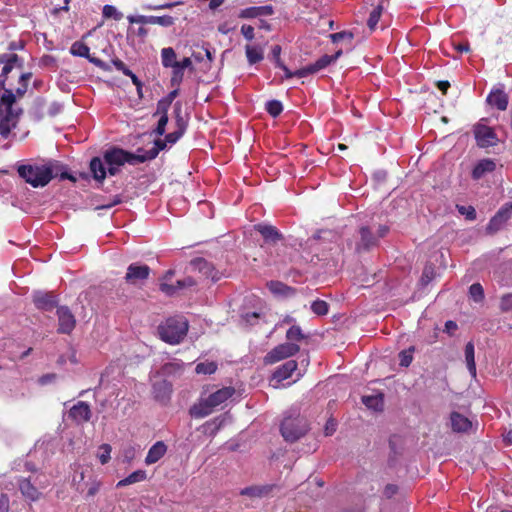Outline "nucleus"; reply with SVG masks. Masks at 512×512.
I'll return each instance as SVG.
<instances>
[{
    "label": "nucleus",
    "instance_id": "obj_1",
    "mask_svg": "<svg viewBox=\"0 0 512 512\" xmlns=\"http://www.w3.org/2000/svg\"><path fill=\"white\" fill-rule=\"evenodd\" d=\"M61 166L57 161H49L44 165L23 164L18 166L17 172L21 178L33 187H44L53 178L59 177L61 180L69 179L75 181V178L67 171L60 172Z\"/></svg>",
    "mask_w": 512,
    "mask_h": 512
},
{
    "label": "nucleus",
    "instance_id": "obj_2",
    "mask_svg": "<svg viewBox=\"0 0 512 512\" xmlns=\"http://www.w3.org/2000/svg\"><path fill=\"white\" fill-rule=\"evenodd\" d=\"M140 152L142 149H138L137 153L126 151L122 148L113 147L108 149L103 154V160L99 157H94L90 161V171L93 177L98 182L102 183L106 178V165H117L123 166L128 163L130 165H136L143 163V158H140Z\"/></svg>",
    "mask_w": 512,
    "mask_h": 512
},
{
    "label": "nucleus",
    "instance_id": "obj_3",
    "mask_svg": "<svg viewBox=\"0 0 512 512\" xmlns=\"http://www.w3.org/2000/svg\"><path fill=\"white\" fill-rule=\"evenodd\" d=\"M234 394L235 389L233 387H223L210 394L198 404L193 405L190 409V414L195 418H204L210 415L216 407L227 401Z\"/></svg>",
    "mask_w": 512,
    "mask_h": 512
},
{
    "label": "nucleus",
    "instance_id": "obj_4",
    "mask_svg": "<svg viewBox=\"0 0 512 512\" xmlns=\"http://www.w3.org/2000/svg\"><path fill=\"white\" fill-rule=\"evenodd\" d=\"M157 330L162 341L171 345L179 344L188 332V322L183 317H170Z\"/></svg>",
    "mask_w": 512,
    "mask_h": 512
},
{
    "label": "nucleus",
    "instance_id": "obj_5",
    "mask_svg": "<svg viewBox=\"0 0 512 512\" xmlns=\"http://www.w3.org/2000/svg\"><path fill=\"white\" fill-rule=\"evenodd\" d=\"M307 420L297 414L296 416H287L280 425V432L285 441L296 442L303 437L308 431Z\"/></svg>",
    "mask_w": 512,
    "mask_h": 512
},
{
    "label": "nucleus",
    "instance_id": "obj_6",
    "mask_svg": "<svg viewBox=\"0 0 512 512\" xmlns=\"http://www.w3.org/2000/svg\"><path fill=\"white\" fill-rule=\"evenodd\" d=\"M300 351V347L295 343H282L274 347L264 356V363L271 365L281 360L296 355Z\"/></svg>",
    "mask_w": 512,
    "mask_h": 512
},
{
    "label": "nucleus",
    "instance_id": "obj_7",
    "mask_svg": "<svg viewBox=\"0 0 512 512\" xmlns=\"http://www.w3.org/2000/svg\"><path fill=\"white\" fill-rule=\"evenodd\" d=\"M512 216V202L505 203L497 213L490 219L486 232L494 234L499 231Z\"/></svg>",
    "mask_w": 512,
    "mask_h": 512
},
{
    "label": "nucleus",
    "instance_id": "obj_8",
    "mask_svg": "<svg viewBox=\"0 0 512 512\" xmlns=\"http://www.w3.org/2000/svg\"><path fill=\"white\" fill-rule=\"evenodd\" d=\"M474 136L480 148L492 147L498 142V137L493 128L484 124H476L474 126Z\"/></svg>",
    "mask_w": 512,
    "mask_h": 512
},
{
    "label": "nucleus",
    "instance_id": "obj_9",
    "mask_svg": "<svg viewBox=\"0 0 512 512\" xmlns=\"http://www.w3.org/2000/svg\"><path fill=\"white\" fill-rule=\"evenodd\" d=\"M19 112L15 109L0 108V135L7 138L12 129L17 126Z\"/></svg>",
    "mask_w": 512,
    "mask_h": 512
},
{
    "label": "nucleus",
    "instance_id": "obj_10",
    "mask_svg": "<svg viewBox=\"0 0 512 512\" xmlns=\"http://www.w3.org/2000/svg\"><path fill=\"white\" fill-rule=\"evenodd\" d=\"M92 417L90 405L85 401H78L68 411V418L76 425L89 422Z\"/></svg>",
    "mask_w": 512,
    "mask_h": 512
},
{
    "label": "nucleus",
    "instance_id": "obj_11",
    "mask_svg": "<svg viewBox=\"0 0 512 512\" xmlns=\"http://www.w3.org/2000/svg\"><path fill=\"white\" fill-rule=\"evenodd\" d=\"M150 267L146 264L132 263L128 266L125 281L131 285H137L148 279Z\"/></svg>",
    "mask_w": 512,
    "mask_h": 512
},
{
    "label": "nucleus",
    "instance_id": "obj_12",
    "mask_svg": "<svg viewBox=\"0 0 512 512\" xmlns=\"http://www.w3.org/2000/svg\"><path fill=\"white\" fill-rule=\"evenodd\" d=\"M57 316L58 333L70 334L76 326V319L71 310L67 306H60L57 309Z\"/></svg>",
    "mask_w": 512,
    "mask_h": 512
},
{
    "label": "nucleus",
    "instance_id": "obj_13",
    "mask_svg": "<svg viewBox=\"0 0 512 512\" xmlns=\"http://www.w3.org/2000/svg\"><path fill=\"white\" fill-rule=\"evenodd\" d=\"M161 62L165 68L192 66V61L189 57H184L181 61H177L176 52L172 47H166L161 50Z\"/></svg>",
    "mask_w": 512,
    "mask_h": 512
},
{
    "label": "nucleus",
    "instance_id": "obj_14",
    "mask_svg": "<svg viewBox=\"0 0 512 512\" xmlns=\"http://www.w3.org/2000/svg\"><path fill=\"white\" fill-rule=\"evenodd\" d=\"M254 229L260 233L267 244H277L284 239L283 234L273 225L259 223L254 226Z\"/></svg>",
    "mask_w": 512,
    "mask_h": 512
},
{
    "label": "nucleus",
    "instance_id": "obj_15",
    "mask_svg": "<svg viewBox=\"0 0 512 512\" xmlns=\"http://www.w3.org/2000/svg\"><path fill=\"white\" fill-rule=\"evenodd\" d=\"M360 240L356 244L357 252L368 251L371 248L377 246V238L371 229L367 226H362L359 229Z\"/></svg>",
    "mask_w": 512,
    "mask_h": 512
},
{
    "label": "nucleus",
    "instance_id": "obj_16",
    "mask_svg": "<svg viewBox=\"0 0 512 512\" xmlns=\"http://www.w3.org/2000/svg\"><path fill=\"white\" fill-rule=\"evenodd\" d=\"M275 489H278L276 484H265L260 486L245 487L240 491V495L249 496L251 498H262L268 496Z\"/></svg>",
    "mask_w": 512,
    "mask_h": 512
},
{
    "label": "nucleus",
    "instance_id": "obj_17",
    "mask_svg": "<svg viewBox=\"0 0 512 512\" xmlns=\"http://www.w3.org/2000/svg\"><path fill=\"white\" fill-rule=\"evenodd\" d=\"M70 52L74 56L87 58L91 63L97 67L103 68L104 62L99 58L90 56V48L84 42L76 41L72 44Z\"/></svg>",
    "mask_w": 512,
    "mask_h": 512
},
{
    "label": "nucleus",
    "instance_id": "obj_18",
    "mask_svg": "<svg viewBox=\"0 0 512 512\" xmlns=\"http://www.w3.org/2000/svg\"><path fill=\"white\" fill-rule=\"evenodd\" d=\"M35 306L43 311H51L57 306V298L53 293H37L34 295Z\"/></svg>",
    "mask_w": 512,
    "mask_h": 512
},
{
    "label": "nucleus",
    "instance_id": "obj_19",
    "mask_svg": "<svg viewBox=\"0 0 512 512\" xmlns=\"http://www.w3.org/2000/svg\"><path fill=\"white\" fill-rule=\"evenodd\" d=\"M196 283L192 277H185L184 279L177 280L176 284L161 283L160 290L168 296L175 295L179 290L194 286Z\"/></svg>",
    "mask_w": 512,
    "mask_h": 512
},
{
    "label": "nucleus",
    "instance_id": "obj_20",
    "mask_svg": "<svg viewBox=\"0 0 512 512\" xmlns=\"http://www.w3.org/2000/svg\"><path fill=\"white\" fill-rule=\"evenodd\" d=\"M171 393L172 384L169 381L163 379L153 384V394L156 400L166 403L170 399Z\"/></svg>",
    "mask_w": 512,
    "mask_h": 512
},
{
    "label": "nucleus",
    "instance_id": "obj_21",
    "mask_svg": "<svg viewBox=\"0 0 512 512\" xmlns=\"http://www.w3.org/2000/svg\"><path fill=\"white\" fill-rule=\"evenodd\" d=\"M342 55V50L337 51L334 55H323L317 61L312 64H309V68L300 72V75H304L305 72H319L320 70L326 68L332 62L336 61Z\"/></svg>",
    "mask_w": 512,
    "mask_h": 512
},
{
    "label": "nucleus",
    "instance_id": "obj_22",
    "mask_svg": "<svg viewBox=\"0 0 512 512\" xmlns=\"http://www.w3.org/2000/svg\"><path fill=\"white\" fill-rule=\"evenodd\" d=\"M496 169V163L492 159H481L476 163L472 170V178L479 180L483 178L487 173H492Z\"/></svg>",
    "mask_w": 512,
    "mask_h": 512
},
{
    "label": "nucleus",
    "instance_id": "obj_23",
    "mask_svg": "<svg viewBox=\"0 0 512 512\" xmlns=\"http://www.w3.org/2000/svg\"><path fill=\"white\" fill-rule=\"evenodd\" d=\"M19 489L22 495L30 500L37 501L41 497V492L31 483L30 479L22 478L18 482Z\"/></svg>",
    "mask_w": 512,
    "mask_h": 512
},
{
    "label": "nucleus",
    "instance_id": "obj_24",
    "mask_svg": "<svg viewBox=\"0 0 512 512\" xmlns=\"http://www.w3.org/2000/svg\"><path fill=\"white\" fill-rule=\"evenodd\" d=\"M167 452V446L163 441H157L155 444H153L146 457H145V463L147 465L154 464L158 462Z\"/></svg>",
    "mask_w": 512,
    "mask_h": 512
},
{
    "label": "nucleus",
    "instance_id": "obj_25",
    "mask_svg": "<svg viewBox=\"0 0 512 512\" xmlns=\"http://www.w3.org/2000/svg\"><path fill=\"white\" fill-rule=\"evenodd\" d=\"M273 8L270 5L252 6L240 11L239 17L243 19L257 18L263 15H272Z\"/></svg>",
    "mask_w": 512,
    "mask_h": 512
},
{
    "label": "nucleus",
    "instance_id": "obj_26",
    "mask_svg": "<svg viewBox=\"0 0 512 512\" xmlns=\"http://www.w3.org/2000/svg\"><path fill=\"white\" fill-rule=\"evenodd\" d=\"M297 367L295 360H288L274 371L273 378L279 382L284 381L292 376Z\"/></svg>",
    "mask_w": 512,
    "mask_h": 512
},
{
    "label": "nucleus",
    "instance_id": "obj_27",
    "mask_svg": "<svg viewBox=\"0 0 512 512\" xmlns=\"http://www.w3.org/2000/svg\"><path fill=\"white\" fill-rule=\"evenodd\" d=\"M487 102L498 110L504 111L508 106V96L504 91L497 89L488 95Z\"/></svg>",
    "mask_w": 512,
    "mask_h": 512
},
{
    "label": "nucleus",
    "instance_id": "obj_28",
    "mask_svg": "<svg viewBox=\"0 0 512 512\" xmlns=\"http://www.w3.org/2000/svg\"><path fill=\"white\" fill-rule=\"evenodd\" d=\"M452 429L456 432H466L471 428V421L458 412L451 414Z\"/></svg>",
    "mask_w": 512,
    "mask_h": 512
},
{
    "label": "nucleus",
    "instance_id": "obj_29",
    "mask_svg": "<svg viewBox=\"0 0 512 512\" xmlns=\"http://www.w3.org/2000/svg\"><path fill=\"white\" fill-rule=\"evenodd\" d=\"M362 403L374 411H382L384 406V395L379 392L375 395H366L362 397Z\"/></svg>",
    "mask_w": 512,
    "mask_h": 512
},
{
    "label": "nucleus",
    "instance_id": "obj_30",
    "mask_svg": "<svg viewBox=\"0 0 512 512\" xmlns=\"http://www.w3.org/2000/svg\"><path fill=\"white\" fill-rule=\"evenodd\" d=\"M166 146L167 142L165 139H157L154 142V146L150 150L145 151L144 149H142V152H140V158H143V163L148 160L155 159L158 156L159 152L164 150Z\"/></svg>",
    "mask_w": 512,
    "mask_h": 512
},
{
    "label": "nucleus",
    "instance_id": "obj_31",
    "mask_svg": "<svg viewBox=\"0 0 512 512\" xmlns=\"http://www.w3.org/2000/svg\"><path fill=\"white\" fill-rule=\"evenodd\" d=\"M197 265L200 272H202L207 278H210L213 282H216L221 278L220 273L214 268V266L210 262L204 259H199L197 261Z\"/></svg>",
    "mask_w": 512,
    "mask_h": 512
},
{
    "label": "nucleus",
    "instance_id": "obj_32",
    "mask_svg": "<svg viewBox=\"0 0 512 512\" xmlns=\"http://www.w3.org/2000/svg\"><path fill=\"white\" fill-rule=\"evenodd\" d=\"M267 288L274 295L289 296L294 294L295 290L280 281H270L267 283Z\"/></svg>",
    "mask_w": 512,
    "mask_h": 512
},
{
    "label": "nucleus",
    "instance_id": "obj_33",
    "mask_svg": "<svg viewBox=\"0 0 512 512\" xmlns=\"http://www.w3.org/2000/svg\"><path fill=\"white\" fill-rule=\"evenodd\" d=\"M147 473L145 470H136L132 472L130 475L120 480L117 484V488L125 487L134 483L142 482L146 480Z\"/></svg>",
    "mask_w": 512,
    "mask_h": 512
},
{
    "label": "nucleus",
    "instance_id": "obj_34",
    "mask_svg": "<svg viewBox=\"0 0 512 512\" xmlns=\"http://www.w3.org/2000/svg\"><path fill=\"white\" fill-rule=\"evenodd\" d=\"M464 354H465L467 368H468L471 376L475 377L476 376L475 349H474V344L472 342H468L465 345Z\"/></svg>",
    "mask_w": 512,
    "mask_h": 512
},
{
    "label": "nucleus",
    "instance_id": "obj_35",
    "mask_svg": "<svg viewBox=\"0 0 512 512\" xmlns=\"http://www.w3.org/2000/svg\"><path fill=\"white\" fill-rule=\"evenodd\" d=\"M246 57L249 64H256L263 60V50L258 46L246 45L245 47Z\"/></svg>",
    "mask_w": 512,
    "mask_h": 512
},
{
    "label": "nucleus",
    "instance_id": "obj_36",
    "mask_svg": "<svg viewBox=\"0 0 512 512\" xmlns=\"http://www.w3.org/2000/svg\"><path fill=\"white\" fill-rule=\"evenodd\" d=\"M383 12V6L377 5L373 8V10L370 12L369 18L367 20V26L370 30H374L381 18Z\"/></svg>",
    "mask_w": 512,
    "mask_h": 512
},
{
    "label": "nucleus",
    "instance_id": "obj_37",
    "mask_svg": "<svg viewBox=\"0 0 512 512\" xmlns=\"http://www.w3.org/2000/svg\"><path fill=\"white\" fill-rule=\"evenodd\" d=\"M174 115L177 130L185 133L187 124L182 116V106L180 102H176L174 105Z\"/></svg>",
    "mask_w": 512,
    "mask_h": 512
},
{
    "label": "nucleus",
    "instance_id": "obj_38",
    "mask_svg": "<svg viewBox=\"0 0 512 512\" xmlns=\"http://www.w3.org/2000/svg\"><path fill=\"white\" fill-rule=\"evenodd\" d=\"M277 66L284 71L286 79H290L292 77L304 78V77H307L310 74H314L315 73V72H307V73L305 72L304 75L298 74V73H300V72H302L304 70H307L309 68V65H307V66H305L303 68H300V69H298V70H296L294 72L290 71L288 69V67L283 62L281 64L277 65Z\"/></svg>",
    "mask_w": 512,
    "mask_h": 512
},
{
    "label": "nucleus",
    "instance_id": "obj_39",
    "mask_svg": "<svg viewBox=\"0 0 512 512\" xmlns=\"http://www.w3.org/2000/svg\"><path fill=\"white\" fill-rule=\"evenodd\" d=\"M311 310L314 314L318 316H324L329 311V305L326 301L317 299L312 302Z\"/></svg>",
    "mask_w": 512,
    "mask_h": 512
},
{
    "label": "nucleus",
    "instance_id": "obj_40",
    "mask_svg": "<svg viewBox=\"0 0 512 512\" xmlns=\"http://www.w3.org/2000/svg\"><path fill=\"white\" fill-rule=\"evenodd\" d=\"M266 111L274 118L278 117L283 111V105L278 100H270L266 103Z\"/></svg>",
    "mask_w": 512,
    "mask_h": 512
},
{
    "label": "nucleus",
    "instance_id": "obj_41",
    "mask_svg": "<svg viewBox=\"0 0 512 512\" xmlns=\"http://www.w3.org/2000/svg\"><path fill=\"white\" fill-rule=\"evenodd\" d=\"M470 297L477 303L482 302L484 299V290L480 283H474L469 288Z\"/></svg>",
    "mask_w": 512,
    "mask_h": 512
},
{
    "label": "nucleus",
    "instance_id": "obj_42",
    "mask_svg": "<svg viewBox=\"0 0 512 512\" xmlns=\"http://www.w3.org/2000/svg\"><path fill=\"white\" fill-rule=\"evenodd\" d=\"M102 15L104 18H113L114 20H121L123 14L117 10L113 5L106 4L103 6Z\"/></svg>",
    "mask_w": 512,
    "mask_h": 512
},
{
    "label": "nucleus",
    "instance_id": "obj_43",
    "mask_svg": "<svg viewBox=\"0 0 512 512\" xmlns=\"http://www.w3.org/2000/svg\"><path fill=\"white\" fill-rule=\"evenodd\" d=\"M217 370V364L215 362H201L196 365L195 371L198 374H213Z\"/></svg>",
    "mask_w": 512,
    "mask_h": 512
},
{
    "label": "nucleus",
    "instance_id": "obj_44",
    "mask_svg": "<svg viewBox=\"0 0 512 512\" xmlns=\"http://www.w3.org/2000/svg\"><path fill=\"white\" fill-rule=\"evenodd\" d=\"M415 351L414 346L409 347L399 353L400 366L408 367L413 360V353Z\"/></svg>",
    "mask_w": 512,
    "mask_h": 512
},
{
    "label": "nucleus",
    "instance_id": "obj_45",
    "mask_svg": "<svg viewBox=\"0 0 512 512\" xmlns=\"http://www.w3.org/2000/svg\"><path fill=\"white\" fill-rule=\"evenodd\" d=\"M286 338L289 340V341H301L305 338V335L303 334L300 326L298 325H293L291 326L288 330H287V333H286Z\"/></svg>",
    "mask_w": 512,
    "mask_h": 512
},
{
    "label": "nucleus",
    "instance_id": "obj_46",
    "mask_svg": "<svg viewBox=\"0 0 512 512\" xmlns=\"http://www.w3.org/2000/svg\"><path fill=\"white\" fill-rule=\"evenodd\" d=\"M151 24L153 25H160L163 27H170L174 24V18L170 15H163V16H152Z\"/></svg>",
    "mask_w": 512,
    "mask_h": 512
},
{
    "label": "nucleus",
    "instance_id": "obj_47",
    "mask_svg": "<svg viewBox=\"0 0 512 512\" xmlns=\"http://www.w3.org/2000/svg\"><path fill=\"white\" fill-rule=\"evenodd\" d=\"M183 369L181 364L178 363H166L161 367V374L172 375L181 372Z\"/></svg>",
    "mask_w": 512,
    "mask_h": 512
},
{
    "label": "nucleus",
    "instance_id": "obj_48",
    "mask_svg": "<svg viewBox=\"0 0 512 512\" xmlns=\"http://www.w3.org/2000/svg\"><path fill=\"white\" fill-rule=\"evenodd\" d=\"M457 210L469 221H473L476 219V210L473 206L457 205Z\"/></svg>",
    "mask_w": 512,
    "mask_h": 512
},
{
    "label": "nucleus",
    "instance_id": "obj_49",
    "mask_svg": "<svg viewBox=\"0 0 512 512\" xmlns=\"http://www.w3.org/2000/svg\"><path fill=\"white\" fill-rule=\"evenodd\" d=\"M186 67H176L172 68V76H171V85L172 86H178L184 77V69Z\"/></svg>",
    "mask_w": 512,
    "mask_h": 512
},
{
    "label": "nucleus",
    "instance_id": "obj_50",
    "mask_svg": "<svg viewBox=\"0 0 512 512\" xmlns=\"http://www.w3.org/2000/svg\"><path fill=\"white\" fill-rule=\"evenodd\" d=\"M99 449L101 452L99 453L98 458L101 464L108 463L109 460L111 459V446L109 444H102Z\"/></svg>",
    "mask_w": 512,
    "mask_h": 512
},
{
    "label": "nucleus",
    "instance_id": "obj_51",
    "mask_svg": "<svg viewBox=\"0 0 512 512\" xmlns=\"http://www.w3.org/2000/svg\"><path fill=\"white\" fill-rule=\"evenodd\" d=\"M160 118L158 120L157 127L155 128L154 132L158 136H162L165 133L166 125L168 123V115H159Z\"/></svg>",
    "mask_w": 512,
    "mask_h": 512
},
{
    "label": "nucleus",
    "instance_id": "obj_52",
    "mask_svg": "<svg viewBox=\"0 0 512 512\" xmlns=\"http://www.w3.org/2000/svg\"><path fill=\"white\" fill-rule=\"evenodd\" d=\"M152 19V16H145V15H138V16H132V15H129L127 17V20L130 24H135V23H139V24H151V20Z\"/></svg>",
    "mask_w": 512,
    "mask_h": 512
},
{
    "label": "nucleus",
    "instance_id": "obj_53",
    "mask_svg": "<svg viewBox=\"0 0 512 512\" xmlns=\"http://www.w3.org/2000/svg\"><path fill=\"white\" fill-rule=\"evenodd\" d=\"M171 104L163 98L157 102V108L155 115H168V110Z\"/></svg>",
    "mask_w": 512,
    "mask_h": 512
},
{
    "label": "nucleus",
    "instance_id": "obj_54",
    "mask_svg": "<svg viewBox=\"0 0 512 512\" xmlns=\"http://www.w3.org/2000/svg\"><path fill=\"white\" fill-rule=\"evenodd\" d=\"M353 37H354L353 33L348 32V31H341V32L333 33L330 35V38L334 43H337L345 38L352 40Z\"/></svg>",
    "mask_w": 512,
    "mask_h": 512
},
{
    "label": "nucleus",
    "instance_id": "obj_55",
    "mask_svg": "<svg viewBox=\"0 0 512 512\" xmlns=\"http://www.w3.org/2000/svg\"><path fill=\"white\" fill-rule=\"evenodd\" d=\"M500 308L504 312L512 310V294H506L502 296L500 301Z\"/></svg>",
    "mask_w": 512,
    "mask_h": 512
},
{
    "label": "nucleus",
    "instance_id": "obj_56",
    "mask_svg": "<svg viewBox=\"0 0 512 512\" xmlns=\"http://www.w3.org/2000/svg\"><path fill=\"white\" fill-rule=\"evenodd\" d=\"M113 66L117 71L122 72L124 75H130L131 70L126 66V64L120 59L112 60Z\"/></svg>",
    "mask_w": 512,
    "mask_h": 512
},
{
    "label": "nucleus",
    "instance_id": "obj_57",
    "mask_svg": "<svg viewBox=\"0 0 512 512\" xmlns=\"http://www.w3.org/2000/svg\"><path fill=\"white\" fill-rule=\"evenodd\" d=\"M184 132L182 131H179V130H175L169 134H167L165 136V140L167 142V144H175L182 136H183Z\"/></svg>",
    "mask_w": 512,
    "mask_h": 512
},
{
    "label": "nucleus",
    "instance_id": "obj_58",
    "mask_svg": "<svg viewBox=\"0 0 512 512\" xmlns=\"http://www.w3.org/2000/svg\"><path fill=\"white\" fill-rule=\"evenodd\" d=\"M241 33L247 39L248 41H251L254 39V28L251 25L244 24L241 27Z\"/></svg>",
    "mask_w": 512,
    "mask_h": 512
},
{
    "label": "nucleus",
    "instance_id": "obj_59",
    "mask_svg": "<svg viewBox=\"0 0 512 512\" xmlns=\"http://www.w3.org/2000/svg\"><path fill=\"white\" fill-rule=\"evenodd\" d=\"M121 202H122L121 196L120 195H115L113 197V199L109 203L99 205L97 208L98 209H109V208H111V207H113L115 205L120 204Z\"/></svg>",
    "mask_w": 512,
    "mask_h": 512
},
{
    "label": "nucleus",
    "instance_id": "obj_60",
    "mask_svg": "<svg viewBox=\"0 0 512 512\" xmlns=\"http://www.w3.org/2000/svg\"><path fill=\"white\" fill-rule=\"evenodd\" d=\"M177 3H164L160 5H146L144 8L146 10H162V9H170L174 7Z\"/></svg>",
    "mask_w": 512,
    "mask_h": 512
},
{
    "label": "nucleus",
    "instance_id": "obj_61",
    "mask_svg": "<svg viewBox=\"0 0 512 512\" xmlns=\"http://www.w3.org/2000/svg\"><path fill=\"white\" fill-rule=\"evenodd\" d=\"M398 487L394 484H387L384 488V495L387 498H391L393 495L397 493Z\"/></svg>",
    "mask_w": 512,
    "mask_h": 512
},
{
    "label": "nucleus",
    "instance_id": "obj_62",
    "mask_svg": "<svg viewBox=\"0 0 512 512\" xmlns=\"http://www.w3.org/2000/svg\"><path fill=\"white\" fill-rule=\"evenodd\" d=\"M56 377L57 375L55 373L44 374L40 377L39 382L40 384L45 385L55 380Z\"/></svg>",
    "mask_w": 512,
    "mask_h": 512
},
{
    "label": "nucleus",
    "instance_id": "obj_63",
    "mask_svg": "<svg viewBox=\"0 0 512 512\" xmlns=\"http://www.w3.org/2000/svg\"><path fill=\"white\" fill-rule=\"evenodd\" d=\"M99 489H100V483L93 482L87 491V496L92 497V496L96 495L98 493Z\"/></svg>",
    "mask_w": 512,
    "mask_h": 512
},
{
    "label": "nucleus",
    "instance_id": "obj_64",
    "mask_svg": "<svg viewBox=\"0 0 512 512\" xmlns=\"http://www.w3.org/2000/svg\"><path fill=\"white\" fill-rule=\"evenodd\" d=\"M436 86L437 88L443 93V94H446L447 93V90L449 89L450 87V83L449 81H446V80H441V81H438L436 83Z\"/></svg>",
    "mask_w": 512,
    "mask_h": 512
}]
</instances>
